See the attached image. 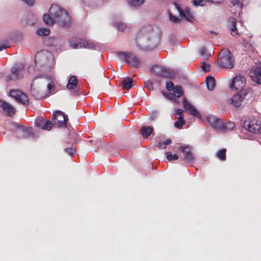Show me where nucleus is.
<instances>
[{
	"label": "nucleus",
	"instance_id": "obj_3",
	"mask_svg": "<svg viewBox=\"0 0 261 261\" xmlns=\"http://www.w3.org/2000/svg\"><path fill=\"white\" fill-rule=\"evenodd\" d=\"M253 94V91L250 89H245L244 90H241L229 99L228 103L232 105L235 108H239L242 105L246 98L251 96Z\"/></svg>",
	"mask_w": 261,
	"mask_h": 261
},
{
	"label": "nucleus",
	"instance_id": "obj_29",
	"mask_svg": "<svg viewBox=\"0 0 261 261\" xmlns=\"http://www.w3.org/2000/svg\"><path fill=\"white\" fill-rule=\"evenodd\" d=\"M129 5L132 7H139L142 5L145 0H127Z\"/></svg>",
	"mask_w": 261,
	"mask_h": 261
},
{
	"label": "nucleus",
	"instance_id": "obj_11",
	"mask_svg": "<svg viewBox=\"0 0 261 261\" xmlns=\"http://www.w3.org/2000/svg\"><path fill=\"white\" fill-rule=\"evenodd\" d=\"M23 68L24 67L22 64L14 66L11 69V74L7 75L6 76V81L8 82L11 80L15 81L18 79Z\"/></svg>",
	"mask_w": 261,
	"mask_h": 261
},
{
	"label": "nucleus",
	"instance_id": "obj_23",
	"mask_svg": "<svg viewBox=\"0 0 261 261\" xmlns=\"http://www.w3.org/2000/svg\"><path fill=\"white\" fill-rule=\"evenodd\" d=\"M235 127V123L233 122H228L225 123H222V128L219 130L223 132L231 131Z\"/></svg>",
	"mask_w": 261,
	"mask_h": 261
},
{
	"label": "nucleus",
	"instance_id": "obj_22",
	"mask_svg": "<svg viewBox=\"0 0 261 261\" xmlns=\"http://www.w3.org/2000/svg\"><path fill=\"white\" fill-rule=\"evenodd\" d=\"M205 82L208 90H213L216 85L215 79L213 76H208L206 77Z\"/></svg>",
	"mask_w": 261,
	"mask_h": 261
},
{
	"label": "nucleus",
	"instance_id": "obj_14",
	"mask_svg": "<svg viewBox=\"0 0 261 261\" xmlns=\"http://www.w3.org/2000/svg\"><path fill=\"white\" fill-rule=\"evenodd\" d=\"M174 5L178 10L179 15L181 18H185L188 21H191L193 18V14L191 12L189 8L187 7L185 9V12L180 7V6L176 3H174Z\"/></svg>",
	"mask_w": 261,
	"mask_h": 261
},
{
	"label": "nucleus",
	"instance_id": "obj_5",
	"mask_svg": "<svg viewBox=\"0 0 261 261\" xmlns=\"http://www.w3.org/2000/svg\"><path fill=\"white\" fill-rule=\"evenodd\" d=\"M243 127L250 132L254 134H261V122L253 119L246 120L243 122Z\"/></svg>",
	"mask_w": 261,
	"mask_h": 261
},
{
	"label": "nucleus",
	"instance_id": "obj_48",
	"mask_svg": "<svg viewBox=\"0 0 261 261\" xmlns=\"http://www.w3.org/2000/svg\"><path fill=\"white\" fill-rule=\"evenodd\" d=\"M183 110L180 109H178L176 111V114L178 115H182L183 114L182 113H183Z\"/></svg>",
	"mask_w": 261,
	"mask_h": 261
},
{
	"label": "nucleus",
	"instance_id": "obj_41",
	"mask_svg": "<svg viewBox=\"0 0 261 261\" xmlns=\"http://www.w3.org/2000/svg\"><path fill=\"white\" fill-rule=\"evenodd\" d=\"M117 28L118 30L123 31L126 28V25L123 23L119 22L118 23Z\"/></svg>",
	"mask_w": 261,
	"mask_h": 261
},
{
	"label": "nucleus",
	"instance_id": "obj_27",
	"mask_svg": "<svg viewBox=\"0 0 261 261\" xmlns=\"http://www.w3.org/2000/svg\"><path fill=\"white\" fill-rule=\"evenodd\" d=\"M43 20L46 24L48 25H53L55 20L50 14H45L43 15Z\"/></svg>",
	"mask_w": 261,
	"mask_h": 261
},
{
	"label": "nucleus",
	"instance_id": "obj_25",
	"mask_svg": "<svg viewBox=\"0 0 261 261\" xmlns=\"http://www.w3.org/2000/svg\"><path fill=\"white\" fill-rule=\"evenodd\" d=\"M22 137L23 138H28L34 137V134L33 133V128L30 127H23L22 129Z\"/></svg>",
	"mask_w": 261,
	"mask_h": 261
},
{
	"label": "nucleus",
	"instance_id": "obj_31",
	"mask_svg": "<svg viewBox=\"0 0 261 261\" xmlns=\"http://www.w3.org/2000/svg\"><path fill=\"white\" fill-rule=\"evenodd\" d=\"M226 149L225 148L218 150L216 153L217 157L221 161H225L226 160Z\"/></svg>",
	"mask_w": 261,
	"mask_h": 261
},
{
	"label": "nucleus",
	"instance_id": "obj_20",
	"mask_svg": "<svg viewBox=\"0 0 261 261\" xmlns=\"http://www.w3.org/2000/svg\"><path fill=\"white\" fill-rule=\"evenodd\" d=\"M140 134L144 138H147L153 132V127L150 126H142L140 129Z\"/></svg>",
	"mask_w": 261,
	"mask_h": 261
},
{
	"label": "nucleus",
	"instance_id": "obj_12",
	"mask_svg": "<svg viewBox=\"0 0 261 261\" xmlns=\"http://www.w3.org/2000/svg\"><path fill=\"white\" fill-rule=\"evenodd\" d=\"M178 149L180 150L182 153V157L181 159L189 162H192L195 160L191 147L189 145L180 146Z\"/></svg>",
	"mask_w": 261,
	"mask_h": 261
},
{
	"label": "nucleus",
	"instance_id": "obj_30",
	"mask_svg": "<svg viewBox=\"0 0 261 261\" xmlns=\"http://www.w3.org/2000/svg\"><path fill=\"white\" fill-rule=\"evenodd\" d=\"M31 92L33 97L36 99H40L42 97L41 94L39 92L38 90L33 87V85L31 86Z\"/></svg>",
	"mask_w": 261,
	"mask_h": 261
},
{
	"label": "nucleus",
	"instance_id": "obj_53",
	"mask_svg": "<svg viewBox=\"0 0 261 261\" xmlns=\"http://www.w3.org/2000/svg\"><path fill=\"white\" fill-rule=\"evenodd\" d=\"M155 115L154 116V115H153V114H152V116H151V120L154 119V118H155Z\"/></svg>",
	"mask_w": 261,
	"mask_h": 261
},
{
	"label": "nucleus",
	"instance_id": "obj_42",
	"mask_svg": "<svg viewBox=\"0 0 261 261\" xmlns=\"http://www.w3.org/2000/svg\"><path fill=\"white\" fill-rule=\"evenodd\" d=\"M65 151L70 156H72L75 153V150L72 148H67L65 149Z\"/></svg>",
	"mask_w": 261,
	"mask_h": 261
},
{
	"label": "nucleus",
	"instance_id": "obj_44",
	"mask_svg": "<svg viewBox=\"0 0 261 261\" xmlns=\"http://www.w3.org/2000/svg\"><path fill=\"white\" fill-rule=\"evenodd\" d=\"M145 86L148 88L150 91H152L153 89V84L150 81H147L145 82Z\"/></svg>",
	"mask_w": 261,
	"mask_h": 261
},
{
	"label": "nucleus",
	"instance_id": "obj_28",
	"mask_svg": "<svg viewBox=\"0 0 261 261\" xmlns=\"http://www.w3.org/2000/svg\"><path fill=\"white\" fill-rule=\"evenodd\" d=\"M173 94L174 97H180L184 94L182 88L181 86H177L175 87V88L173 90Z\"/></svg>",
	"mask_w": 261,
	"mask_h": 261
},
{
	"label": "nucleus",
	"instance_id": "obj_19",
	"mask_svg": "<svg viewBox=\"0 0 261 261\" xmlns=\"http://www.w3.org/2000/svg\"><path fill=\"white\" fill-rule=\"evenodd\" d=\"M228 28L231 31V34L234 36L239 35V32L237 28V20L236 18L231 17L228 22Z\"/></svg>",
	"mask_w": 261,
	"mask_h": 261
},
{
	"label": "nucleus",
	"instance_id": "obj_52",
	"mask_svg": "<svg viewBox=\"0 0 261 261\" xmlns=\"http://www.w3.org/2000/svg\"><path fill=\"white\" fill-rule=\"evenodd\" d=\"M173 97H174V98H173V99L174 101L175 102H176V103H177V104H178V103H179V100H178V97H174V96Z\"/></svg>",
	"mask_w": 261,
	"mask_h": 261
},
{
	"label": "nucleus",
	"instance_id": "obj_10",
	"mask_svg": "<svg viewBox=\"0 0 261 261\" xmlns=\"http://www.w3.org/2000/svg\"><path fill=\"white\" fill-rule=\"evenodd\" d=\"M76 42H71V46L74 49L79 48H85L87 49H94L95 48V44L91 41L81 39H76Z\"/></svg>",
	"mask_w": 261,
	"mask_h": 261
},
{
	"label": "nucleus",
	"instance_id": "obj_49",
	"mask_svg": "<svg viewBox=\"0 0 261 261\" xmlns=\"http://www.w3.org/2000/svg\"><path fill=\"white\" fill-rule=\"evenodd\" d=\"M164 142L163 141V142H159L158 144V147L160 148V149H162L164 147Z\"/></svg>",
	"mask_w": 261,
	"mask_h": 261
},
{
	"label": "nucleus",
	"instance_id": "obj_40",
	"mask_svg": "<svg viewBox=\"0 0 261 261\" xmlns=\"http://www.w3.org/2000/svg\"><path fill=\"white\" fill-rule=\"evenodd\" d=\"M169 18L170 20L173 22H177L179 21V18L177 16L173 15L171 13H169Z\"/></svg>",
	"mask_w": 261,
	"mask_h": 261
},
{
	"label": "nucleus",
	"instance_id": "obj_6",
	"mask_svg": "<svg viewBox=\"0 0 261 261\" xmlns=\"http://www.w3.org/2000/svg\"><path fill=\"white\" fill-rule=\"evenodd\" d=\"M52 119L56 125L59 127H65L68 120V116L61 111H57L53 114Z\"/></svg>",
	"mask_w": 261,
	"mask_h": 261
},
{
	"label": "nucleus",
	"instance_id": "obj_37",
	"mask_svg": "<svg viewBox=\"0 0 261 261\" xmlns=\"http://www.w3.org/2000/svg\"><path fill=\"white\" fill-rule=\"evenodd\" d=\"M230 3L232 4L233 6L237 5L241 9H242L243 7L242 0H230Z\"/></svg>",
	"mask_w": 261,
	"mask_h": 261
},
{
	"label": "nucleus",
	"instance_id": "obj_45",
	"mask_svg": "<svg viewBox=\"0 0 261 261\" xmlns=\"http://www.w3.org/2000/svg\"><path fill=\"white\" fill-rule=\"evenodd\" d=\"M47 89L49 91H51L54 90V84L53 82L49 83L47 86Z\"/></svg>",
	"mask_w": 261,
	"mask_h": 261
},
{
	"label": "nucleus",
	"instance_id": "obj_21",
	"mask_svg": "<svg viewBox=\"0 0 261 261\" xmlns=\"http://www.w3.org/2000/svg\"><path fill=\"white\" fill-rule=\"evenodd\" d=\"M78 81L76 76L75 75L71 76L67 85V88L69 90L74 89L77 87Z\"/></svg>",
	"mask_w": 261,
	"mask_h": 261
},
{
	"label": "nucleus",
	"instance_id": "obj_24",
	"mask_svg": "<svg viewBox=\"0 0 261 261\" xmlns=\"http://www.w3.org/2000/svg\"><path fill=\"white\" fill-rule=\"evenodd\" d=\"M133 83V80L130 77H128L121 82V86L123 89L129 90L132 88Z\"/></svg>",
	"mask_w": 261,
	"mask_h": 261
},
{
	"label": "nucleus",
	"instance_id": "obj_47",
	"mask_svg": "<svg viewBox=\"0 0 261 261\" xmlns=\"http://www.w3.org/2000/svg\"><path fill=\"white\" fill-rule=\"evenodd\" d=\"M9 45L8 44H2L0 45V51H2L4 49H5L7 48H8Z\"/></svg>",
	"mask_w": 261,
	"mask_h": 261
},
{
	"label": "nucleus",
	"instance_id": "obj_1",
	"mask_svg": "<svg viewBox=\"0 0 261 261\" xmlns=\"http://www.w3.org/2000/svg\"><path fill=\"white\" fill-rule=\"evenodd\" d=\"M49 14L54 17L55 22L63 28H68L71 22V17L69 13L63 8L57 4H53L49 10Z\"/></svg>",
	"mask_w": 261,
	"mask_h": 261
},
{
	"label": "nucleus",
	"instance_id": "obj_15",
	"mask_svg": "<svg viewBox=\"0 0 261 261\" xmlns=\"http://www.w3.org/2000/svg\"><path fill=\"white\" fill-rule=\"evenodd\" d=\"M206 119L213 128L219 130L222 128V121L216 116L210 115L206 116Z\"/></svg>",
	"mask_w": 261,
	"mask_h": 261
},
{
	"label": "nucleus",
	"instance_id": "obj_34",
	"mask_svg": "<svg viewBox=\"0 0 261 261\" xmlns=\"http://www.w3.org/2000/svg\"><path fill=\"white\" fill-rule=\"evenodd\" d=\"M45 123V120L42 117L38 118L35 120V124L37 127H41L43 129V127Z\"/></svg>",
	"mask_w": 261,
	"mask_h": 261
},
{
	"label": "nucleus",
	"instance_id": "obj_16",
	"mask_svg": "<svg viewBox=\"0 0 261 261\" xmlns=\"http://www.w3.org/2000/svg\"><path fill=\"white\" fill-rule=\"evenodd\" d=\"M249 74L254 82L261 85V66L256 67L250 70Z\"/></svg>",
	"mask_w": 261,
	"mask_h": 261
},
{
	"label": "nucleus",
	"instance_id": "obj_17",
	"mask_svg": "<svg viewBox=\"0 0 261 261\" xmlns=\"http://www.w3.org/2000/svg\"><path fill=\"white\" fill-rule=\"evenodd\" d=\"M0 107L3 109L7 116H12L15 113V109L5 101L0 100Z\"/></svg>",
	"mask_w": 261,
	"mask_h": 261
},
{
	"label": "nucleus",
	"instance_id": "obj_43",
	"mask_svg": "<svg viewBox=\"0 0 261 261\" xmlns=\"http://www.w3.org/2000/svg\"><path fill=\"white\" fill-rule=\"evenodd\" d=\"M163 95L166 98L170 99H173L174 95L171 93H165L164 91L162 92Z\"/></svg>",
	"mask_w": 261,
	"mask_h": 261
},
{
	"label": "nucleus",
	"instance_id": "obj_35",
	"mask_svg": "<svg viewBox=\"0 0 261 261\" xmlns=\"http://www.w3.org/2000/svg\"><path fill=\"white\" fill-rule=\"evenodd\" d=\"M53 123L51 121H45V123L43 127V129L44 130H50L51 127L53 126Z\"/></svg>",
	"mask_w": 261,
	"mask_h": 261
},
{
	"label": "nucleus",
	"instance_id": "obj_46",
	"mask_svg": "<svg viewBox=\"0 0 261 261\" xmlns=\"http://www.w3.org/2000/svg\"><path fill=\"white\" fill-rule=\"evenodd\" d=\"M163 142L164 143L163 149H165L166 148V145L170 144L171 143V140L170 139H167L165 141H163Z\"/></svg>",
	"mask_w": 261,
	"mask_h": 261
},
{
	"label": "nucleus",
	"instance_id": "obj_36",
	"mask_svg": "<svg viewBox=\"0 0 261 261\" xmlns=\"http://www.w3.org/2000/svg\"><path fill=\"white\" fill-rule=\"evenodd\" d=\"M185 124V121L177 120L174 123V126L178 129H181Z\"/></svg>",
	"mask_w": 261,
	"mask_h": 261
},
{
	"label": "nucleus",
	"instance_id": "obj_18",
	"mask_svg": "<svg viewBox=\"0 0 261 261\" xmlns=\"http://www.w3.org/2000/svg\"><path fill=\"white\" fill-rule=\"evenodd\" d=\"M182 105L184 108L188 110L189 113L194 116H198L200 115L198 111L192 105L189 103L186 98H184L182 101Z\"/></svg>",
	"mask_w": 261,
	"mask_h": 261
},
{
	"label": "nucleus",
	"instance_id": "obj_4",
	"mask_svg": "<svg viewBox=\"0 0 261 261\" xmlns=\"http://www.w3.org/2000/svg\"><path fill=\"white\" fill-rule=\"evenodd\" d=\"M117 55L123 58L125 62L132 67L138 68L141 64V60L130 53L119 52Z\"/></svg>",
	"mask_w": 261,
	"mask_h": 261
},
{
	"label": "nucleus",
	"instance_id": "obj_38",
	"mask_svg": "<svg viewBox=\"0 0 261 261\" xmlns=\"http://www.w3.org/2000/svg\"><path fill=\"white\" fill-rule=\"evenodd\" d=\"M166 88L169 91H173L175 88L173 83L171 82H167L166 83Z\"/></svg>",
	"mask_w": 261,
	"mask_h": 261
},
{
	"label": "nucleus",
	"instance_id": "obj_26",
	"mask_svg": "<svg viewBox=\"0 0 261 261\" xmlns=\"http://www.w3.org/2000/svg\"><path fill=\"white\" fill-rule=\"evenodd\" d=\"M223 0H193L192 1V3L193 4L196 6H203L205 5V2L206 1L207 2H211L214 3H221Z\"/></svg>",
	"mask_w": 261,
	"mask_h": 261
},
{
	"label": "nucleus",
	"instance_id": "obj_32",
	"mask_svg": "<svg viewBox=\"0 0 261 261\" xmlns=\"http://www.w3.org/2000/svg\"><path fill=\"white\" fill-rule=\"evenodd\" d=\"M50 31L49 29L47 28H41L37 31V34L39 36H46L49 35Z\"/></svg>",
	"mask_w": 261,
	"mask_h": 261
},
{
	"label": "nucleus",
	"instance_id": "obj_2",
	"mask_svg": "<svg viewBox=\"0 0 261 261\" xmlns=\"http://www.w3.org/2000/svg\"><path fill=\"white\" fill-rule=\"evenodd\" d=\"M218 64L223 68L231 69L234 65V60L230 51L223 49L219 54Z\"/></svg>",
	"mask_w": 261,
	"mask_h": 261
},
{
	"label": "nucleus",
	"instance_id": "obj_13",
	"mask_svg": "<svg viewBox=\"0 0 261 261\" xmlns=\"http://www.w3.org/2000/svg\"><path fill=\"white\" fill-rule=\"evenodd\" d=\"M246 85V79L241 75L236 76L233 80L231 85V88L234 89L236 90H238L239 92L241 90H244L243 88Z\"/></svg>",
	"mask_w": 261,
	"mask_h": 261
},
{
	"label": "nucleus",
	"instance_id": "obj_9",
	"mask_svg": "<svg viewBox=\"0 0 261 261\" xmlns=\"http://www.w3.org/2000/svg\"><path fill=\"white\" fill-rule=\"evenodd\" d=\"M10 95L13 97L18 102L24 105H29V99L28 96L18 90H12L10 92Z\"/></svg>",
	"mask_w": 261,
	"mask_h": 261
},
{
	"label": "nucleus",
	"instance_id": "obj_8",
	"mask_svg": "<svg viewBox=\"0 0 261 261\" xmlns=\"http://www.w3.org/2000/svg\"><path fill=\"white\" fill-rule=\"evenodd\" d=\"M153 32V29L151 25H147L140 30L137 33L136 40H149Z\"/></svg>",
	"mask_w": 261,
	"mask_h": 261
},
{
	"label": "nucleus",
	"instance_id": "obj_51",
	"mask_svg": "<svg viewBox=\"0 0 261 261\" xmlns=\"http://www.w3.org/2000/svg\"><path fill=\"white\" fill-rule=\"evenodd\" d=\"M205 50L204 48H201L200 50V53L201 55L203 56L205 54Z\"/></svg>",
	"mask_w": 261,
	"mask_h": 261
},
{
	"label": "nucleus",
	"instance_id": "obj_33",
	"mask_svg": "<svg viewBox=\"0 0 261 261\" xmlns=\"http://www.w3.org/2000/svg\"><path fill=\"white\" fill-rule=\"evenodd\" d=\"M166 154L167 159L169 161L172 160H177L178 159V156L177 154H172L170 151L167 152Z\"/></svg>",
	"mask_w": 261,
	"mask_h": 261
},
{
	"label": "nucleus",
	"instance_id": "obj_39",
	"mask_svg": "<svg viewBox=\"0 0 261 261\" xmlns=\"http://www.w3.org/2000/svg\"><path fill=\"white\" fill-rule=\"evenodd\" d=\"M201 67L202 70L205 72L209 71L211 69L210 65L205 62H203Z\"/></svg>",
	"mask_w": 261,
	"mask_h": 261
},
{
	"label": "nucleus",
	"instance_id": "obj_50",
	"mask_svg": "<svg viewBox=\"0 0 261 261\" xmlns=\"http://www.w3.org/2000/svg\"><path fill=\"white\" fill-rule=\"evenodd\" d=\"M184 118V114H182V115H179L178 120H181V121H185Z\"/></svg>",
	"mask_w": 261,
	"mask_h": 261
},
{
	"label": "nucleus",
	"instance_id": "obj_7",
	"mask_svg": "<svg viewBox=\"0 0 261 261\" xmlns=\"http://www.w3.org/2000/svg\"><path fill=\"white\" fill-rule=\"evenodd\" d=\"M151 70L153 73L159 77L171 79L174 76L173 72L159 65L153 66L151 68Z\"/></svg>",
	"mask_w": 261,
	"mask_h": 261
}]
</instances>
